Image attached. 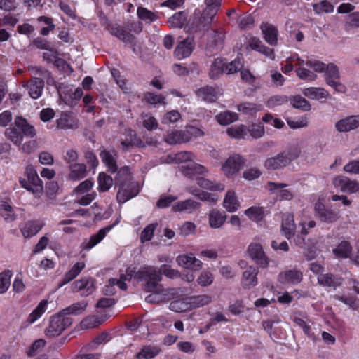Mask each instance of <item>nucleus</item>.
<instances>
[{"mask_svg": "<svg viewBox=\"0 0 359 359\" xmlns=\"http://www.w3.org/2000/svg\"><path fill=\"white\" fill-rule=\"evenodd\" d=\"M179 169L184 176L188 177H193L197 175H205L208 172L204 166L194 162L193 160L181 165L179 166Z\"/></svg>", "mask_w": 359, "mask_h": 359, "instance_id": "obj_15", "label": "nucleus"}, {"mask_svg": "<svg viewBox=\"0 0 359 359\" xmlns=\"http://www.w3.org/2000/svg\"><path fill=\"white\" fill-rule=\"evenodd\" d=\"M260 28L266 42L271 46L277 45L278 32L276 27L269 23H262Z\"/></svg>", "mask_w": 359, "mask_h": 359, "instance_id": "obj_22", "label": "nucleus"}, {"mask_svg": "<svg viewBox=\"0 0 359 359\" xmlns=\"http://www.w3.org/2000/svg\"><path fill=\"white\" fill-rule=\"evenodd\" d=\"M243 164L242 157L238 154H234L226 160L222 170L227 177H231L241 169Z\"/></svg>", "mask_w": 359, "mask_h": 359, "instance_id": "obj_10", "label": "nucleus"}, {"mask_svg": "<svg viewBox=\"0 0 359 359\" xmlns=\"http://www.w3.org/2000/svg\"><path fill=\"white\" fill-rule=\"evenodd\" d=\"M69 179L72 180H79L84 178L87 175V167L83 163H74L69 165Z\"/></svg>", "mask_w": 359, "mask_h": 359, "instance_id": "obj_30", "label": "nucleus"}, {"mask_svg": "<svg viewBox=\"0 0 359 359\" xmlns=\"http://www.w3.org/2000/svg\"><path fill=\"white\" fill-rule=\"evenodd\" d=\"M299 154L300 151L297 148H290L266 159L264 166L267 170L283 169L293 161L296 160L299 157Z\"/></svg>", "mask_w": 359, "mask_h": 359, "instance_id": "obj_2", "label": "nucleus"}, {"mask_svg": "<svg viewBox=\"0 0 359 359\" xmlns=\"http://www.w3.org/2000/svg\"><path fill=\"white\" fill-rule=\"evenodd\" d=\"M111 33L125 43L133 44L135 41V36L132 34L119 27H112Z\"/></svg>", "mask_w": 359, "mask_h": 359, "instance_id": "obj_41", "label": "nucleus"}, {"mask_svg": "<svg viewBox=\"0 0 359 359\" xmlns=\"http://www.w3.org/2000/svg\"><path fill=\"white\" fill-rule=\"evenodd\" d=\"M56 123L57 127L60 129H74L78 128V120L71 113H62Z\"/></svg>", "mask_w": 359, "mask_h": 359, "instance_id": "obj_25", "label": "nucleus"}, {"mask_svg": "<svg viewBox=\"0 0 359 359\" xmlns=\"http://www.w3.org/2000/svg\"><path fill=\"white\" fill-rule=\"evenodd\" d=\"M137 15L139 19L148 23L154 22L159 18V16L156 13L142 6L138 7Z\"/></svg>", "mask_w": 359, "mask_h": 359, "instance_id": "obj_48", "label": "nucleus"}, {"mask_svg": "<svg viewBox=\"0 0 359 359\" xmlns=\"http://www.w3.org/2000/svg\"><path fill=\"white\" fill-rule=\"evenodd\" d=\"M161 349L157 346H145L135 355L136 359H152L160 353Z\"/></svg>", "mask_w": 359, "mask_h": 359, "instance_id": "obj_44", "label": "nucleus"}, {"mask_svg": "<svg viewBox=\"0 0 359 359\" xmlns=\"http://www.w3.org/2000/svg\"><path fill=\"white\" fill-rule=\"evenodd\" d=\"M72 291L76 292L81 291L82 296H88L94 291V280L90 278H85L76 280L72 284Z\"/></svg>", "mask_w": 359, "mask_h": 359, "instance_id": "obj_16", "label": "nucleus"}, {"mask_svg": "<svg viewBox=\"0 0 359 359\" xmlns=\"http://www.w3.org/2000/svg\"><path fill=\"white\" fill-rule=\"evenodd\" d=\"M176 262L179 266L185 269L194 271H199L202 268V262L198 259L189 255H180L176 258Z\"/></svg>", "mask_w": 359, "mask_h": 359, "instance_id": "obj_13", "label": "nucleus"}, {"mask_svg": "<svg viewBox=\"0 0 359 359\" xmlns=\"http://www.w3.org/2000/svg\"><path fill=\"white\" fill-rule=\"evenodd\" d=\"M187 14L184 11H181L176 13L171 18H170L168 20V23L171 27L182 28L187 22Z\"/></svg>", "mask_w": 359, "mask_h": 359, "instance_id": "obj_45", "label": "nucleus"}, {"mask_svg": "<svg viewBox=\"0 0 359 359\" xmlns=\"http://www.w3.org/2000/svg\"><path fill=\"white\" fill-rule=\"evenodd\" d=\"M12 274L11 270H6L0 273V294L5 293L9 288Z\"/></svg>", "mask_w": 359, "mask_h": 359, "instance_id": "obj_56", "label": "nucleus"}, {"mask_svg": "<svg viewBox=\"0 0 359 359\" xmlns=\"http://www.w3.org/2000/svg\"><path fill=\"white\" fill-rule=\"evenodd\" d=\"M197 184L203 189H210L211 191H222L224 189V184L215 183L203 177L197 178Z\"/></svg>", "mask_w": 359, "mask_h": 359, "instance_id": "obj_51", "label": "nucleus"}, {"mask_svg": "<svg viewBox=\"0 0 359 359\" xmlns=\"http://www.w3.org/2000/svg\"><path fill=\"white\" fill-rule=\"evenodd\" d=\"M194 127L187 128L185 130H175L168 133L165 137V141L170 144H181L189 142L193 134Z\"/></svg>", "mask_w": 359, "mask_h": 359, "instance_id": "obj_7", "label": "nucleus"}, {"mask_svg": "<svg viewBox=\"0 0 359 359\" xmlns=\"http://www.w3.org/2000/svg\"><path fill=\"white\" fill-rule=\"evenodd\" d=\"M302 94L309 99H320L327 97L328 92L323 88L310 87L302 90Z\"/></svg>", "mask_w": 359, "mask_h": 359, "instance_id": "obj_37", "label": "nucleus"}, {"mask_svg": "<svg viewBox=\"0 0 359 359\" xmlns=\"http://www.w3.org/2000/svg\"><path fill=\"white\" fill-rule=\"evenodd\" d=\"M85 268V263L82 262H76L73 266L65 274L62 280L58 284V287H62L74 279L81 271Z\"/></svg>", "mask_w": 359, "mask_h": 359, "instance_id": "obj_29", "label": "nucleus"}, {"mask_svg": "<svg viewBox=\"0 0 359 359\" xmlns=\"http://www.w3.org/2000/svg\"><path fill=\"white\" fill-rule=\"evenodd\" d=\"M333 184L336 187H339L341 191L348 194L359 191V182L356 180H351L345 176L336 177L333 180Z\"/></svg>", "mask_w": 359, "mask_h": 359, "instance_id": "obj_11", "label": "nucleus"}, {"mask_svg": "<svg viewBox=\"0 0 359 359\" xmlns=\"http://www.w3.org/2000/svg\"><path fill=\"white\" fill-rule=\"evenodd\" d=\"M139 193V187L135 182H128L119 185L116 198L118 203H123Z\"/></svg>", "mask_w": 359, "mask_h": 359, "instance_id": "obj_9", "label": "nucleus"}, {"mask_svg": "<svg viewBox=\"0 0 359 359\" xmlns=\"http://www.w3.org/2000/svg\"><path fill=\"white\" fill-rule=\"evenodd\" d=\"M260 108L261 105L250 102H245L238 106V111L245 114H252L260 110Z\"/></svg>", "mask_w": 359, "mask_h": 359, "instance_id": "obj_61", "label": "nucleus"}, {"mask_svg": "<svg viewBox=\"0 0 359 359\" xmlns=\"http://www.w3.org/2000/svg\"><path fill=\"white\" fill-rule=\"evenodd\" d=\"M193 48V40L187 38L177 44L175 50V55L180 60L184 59L191 54Z\"/></svg>", "mask_w": 359, "mask_h": 359, "instance_id": "obj_26", "label": "nucleus"}, {"mask_svg": "<svg viewBox=\"0 0 359 359\" xmlns=\"http://www.w3.org/2000/svg\"><path fill=\"white\" fill-rule=\"evenodd\" d=\"M216 119L220 125H228L238 119V115L236 113L226 111L216 116Z\"/></svg>", "mask_w": 359, "mask_h": 359, "instance_id": "obj_52", "label": "nucleus"}, {"mask_svg": "<svg viewBox=\"0 0 359 359\" xmlns=\"http://www.w3.org/2000/svg\"><path fill=\"white\" fill-rule=\"evenodd\" d=\"M342 280L341 277L330 273L320 274L318 277V283L327 287H337L341 285Z\"/></svg>", "mask_w": 359, "mask_h": 359, "instance_id": "obj_34", "label": "nucleus"}, {"mask_svg": "<svg viewBox=\"0 0 359 359\" xmlns=\"http://www.w3.org/2000/svg\"><path fill=\"white\" fill-rule=\"evenodd\" d=\"M116 184L122 185V184L133 182L131 181L130 172L128 167H122L117 172L115 177Z\"/></svg>", "mask_w": 359, "mask_h": 359, "instance_id": "obj_54", "label": "nucleus"}, {"mask_svg": "<svg viewBox=\"0 0 359 359\" xmlns=\"http://www.w3.org/2000/svg\"><path fill=\"white\" fill-rule=\"evenodd\" d=\"M87 302L86 301H81L74 304H72L69 306L63 309L61 313L64 314V316H66V315H78L81 313H83L86 307H87Z\"/></svg>", "mask_w": 359, "mask_h": 359, "instance_id": "obj_42", "label": "nucleus"}, {"mask_svg": "<svg viewBox=\"0 0 359 359\" xmlns=\"http://www.w3.org/2000/svg\"><path fill=\"white\" fill-rule=\"evenodd\" d=\"M25 176L27 179H20L19 180L21 186L31 191L36 197H40L43 194V184L33 166L28 165L26 168Z\"/></svg>", "mask_w": 359, "mask_h": 359, "instance_id": "obj_3", "label": "nucleus"}, {"mask_svg": "<svg viewBox=\"0 0 359 359\" xmlns=\"http://www.w3.org/2000/svg\"><path fill=\"white\" fill-rule=\"evenodd\" d=\"M226 133L230 137L238 139H243L248 135L247 128L244 125L229 128Z\"/></svg>", "mask_w": 359, "mask_h": 359, "instance_id": "obj_55", "label": "nucleus"}, {"mask_svg": "<svg viewBox=\"0 0 359 359\" xmlns=\"http://www.w3.org/2000/svg\"><path fill=\"white\" fill-rule=\"evenodd\" d=\"M47 304V300H42L29 314L28 321L30 323L35 322L45 312Z\"/></svg>", "mask_w": 359, "mask_h": 359, "instance_id": "obj_57", "label": "nucleus"}, {"mask_svg": "<svg viewBox=\"0 0 359 359\" xmlns=\"http://www.w3.org/2000/svg\"><path fill=\"white\" fill-rule=\"evenodd\" d=\"M287 187V184L285 183H276L273 182H269L267 183L268 189L273 192L276 190H278V197L280 200L291 201L294 198V195L289 189L285 188Z\"/></svg>", "mask_w": 359, "mask_h": 359, "instance_id": "obj_20", "label": "nucleus"}, {"mask_svg": "<svg viewBox=\"0 0 359 359\" xmlns=\"http://www.w3.org/2000/svg\"><path fill=\"white\" fill-rule=\"evenodd\" d=\"M296 73L298 77L303 80L314 81L317 78V75L313 72L299 67L296 69Z\"/></svg>", "mask_w": 359, "mask_h": 359, "instance_id": "obj_63", "label": "nucleus"}, {"mask_svg": "<svg viewBox=\"0 0 359 359\" xmlns=\"http://www.w3.org/2000/svg\"><path fill=\"white\" fill-rule=\"evenodd\" d=\"M221 6L220 0H215V4L212 7H206L200 20V24L196 26V31H201L211 24L214 16L217 14Z\"/></svg>", "mask_w": 359, "mask_h": 359, "instance_id": "obj_12", "label": "nucleus"}, {"mask_svg": "<svg viewBox=\"0 0 359 359\" xmlns=\"http://www.w3.org/2000/svg\"><path fill=\"white\" fill-rule=\"evenodd\" d=\"M100 157L108 168V171L114 173L118 170L116 161L112 153L109 151L104 150L100 153Z\"/></svg>", "mask_w": 359, "mask_h": 359, "instance_id": "obj_38", "label": "nucleus"}, {"mask_svg": "<svg viewBox=\"0 0 359 359\" xmlns=\"http://www.w3.org/2000/svg\"><path fill=\"white\" fill-rule=\"evenodd\" d=\"M195 158L193 153L190 151H180L174 155H169L166 157V163H184L186 164L189 161H191Z\"/></svg>", "mask_w": 359, "mask_h": 359, "instance_id": "obj_33", "label": "nucleus"}, {"mask_svg": "<svg viewBox=\"0 0 359 359\" xmlns=\"http://www.w3.org/2000/svg\"><path fill=\"white\" fill-rule=\"evenodd\" d=\"M226 218L227 215L224 212L213 209L208 215L209 224L211 228L219 229L225 223Z\"/></svg>", "mask_w": 359, "mask_h": 359, "instance_id": "obj_28", "label": "nucleus"}, {"mask_svg": "<svg viewBox=\"0 0 359 359\" xmlns=\"http://www.w3.org/2000/svg\"><path fill=\"white\" fill-rule=\"evenodd\" d=\"M302 280V273L297 269L288 270L282 272L278 276V280L281 283L298 284Z\"/></svg>", "mask_w": 359, "mask_h": 359, "instance_id": "obj_24", "label": "nucleus"}, {"mask_svg": "<svg viewBox=\"0 0 359 359\" xmlns=\"http://www.w3.org/2000/svg\"><path fill=\"white\" fill-rule=\"evenodd\" d=\"M351 243L347 241H343L333 250V253L338 257L346 258L351 254Z\"/></svg>", "mask_w": 359, "mask_h": 359, "instance_id": "obj_46", "label": "nucleus"}, {"mask_svg": "<svg viewBox=\"0 0 359 359\" xmlns=\"http://www.w3.org/2000/svg\"><path fill=\"white\" fill-rule=\"evenodd\" d=\"M259 273L258 269L254 266H249L243 273L241 284L244 288H250L257 285L258 280L257 276Z\"/></svg>", "mask_w": 359, "mask_h": 359, "instance_id": "obj_21", "label": "nucleus"}, {"mask_svg": "<svg viewBox=\"0 0 359 359\" xmlns=\"http://www.w3.org/2000/svg\"><path fill=\"white\" fill-rule=\"evenodd\" d=\"M326 83L329 86L333 87L335 91L344 93L346 88L341 83L339 80L340 78L338 67L333 63L327 65L326 67Z\"/></svg>", "mask_w": 359, "mask_h": 359, "instance_id": "obj_6", "label": "nucleus"}, {"mask_svg": "<svg viewBox=\"0 0 359 359\" xmlns=\"http://www.w3.org/2000/svg\"><path fill=\"white\" fill-rule=\"evenodd\" d=\"M226 62L221 58H216L211 65L210 76L211 79H217L222 73L225 72Z\"/></svg>", "mask_w": 359, "mask_h": 359, "instance_id": "obj_39", "label": "nucleus"}, {"mask_svg": "<svg viewBox=\"0 0 359 359\" xmlns=\"http://www.w3.org/2000/svg\"><path fill=\"white\" fill-rule=\"evenodd\" d=\"M142 118L144 127L146 128L148 130L157 128L158 121L151 114H142Z\"/></svg>", "mask_w": 359, "mask_h": 359, "instance_id": "obj_62", "label": "nucleus"}, {"mask_svg": "<svg viewBox=\"0 0 359 359\" xmlns=\"http://www.w3.org/2000/svg\"><path fill=\"white\" fill-rule=\"evenodd\" d=\"M212 302V297L208 294H201L189 297V304H191V309L203 306Z\"/></svg>", "mask_w": 359, "mask_h": 359, "instance_id": "obj_50", "label": "nucleus"}, {"mask_svg": "<svg viewBox=\"0 0 359 359\" xmlns=\"http://www.w3.org/2000/svg\"><path fill=\"white\" fill-rule=\"evenodd\" d=\"M314 209L316 216L323 222L334 223L340 218L339 212L326 208L320 201L315 203Z\"/></svg>", "mask_w": 359, "mask_h": 359, "instance_id": "obj_5", "label": "nucleus"}, {"mask_svg": "<svg viewBox=\"0 0 359 359\" xmlns=\"http://www.w3.org/2000/svg\"><path fill=\"white\" fill-rule=\"evenodd\" d=\"M169 308L175 312H184L191 310V304H189V297L171 302Z\"/></svg>", "mask_w": 359, "mask_h": 359, "instance_id": "obj_43", "label": "nucleus"}, {"mask_svg": "<svg viewBox=\"0 0 359 359\" xmlns=\"http://www.w3.org/2000/svg\"><path fill=\"white\" fill-rule=\"evenodd\" d=\"M112 229V226H108L99 230V231L94 235H92L89 239H85L81 245V248L85 250H89L98 244Z\"/></svg>", "mask_w": 359, "mask_h": 359, "instance_id": "obj_17", "label": "nucleus"}, {"mask_svg": "<svg viewBox=\"0 0 359 359\" xmlns=\"http://www.w3.org/2000/svg\"><path fill=\"white\" fill-rule=\"evenodd\" d=\"M248 45L252 50L261 53L266 57H269L271 60L275 58L273 49L265 46L258 38L254 36L250 37L248 41Z\"/></svg>", "mask_w": 359, "mask_h": 359, "instance_id": "obj_23", "label": "nucleus"}, {"mask_svg": "<svg viewBox=\"0 0 359 359\" xmlns=\"http://www.w3.org/2000/svg\"><path fill=\"white\" fill-rule=\"evenodd\" d=\"M245 214L252 220L257 222L264 218V210L261 208L251 207L247 209Z\"/></svg>", "mask_w": 359, "mask_h": 359, "instance_id": "obj_59", "label": "nucleus"}, {"mask_svg": "<svg viewBox=\"0 0 359 359\" xmlns=\"http://www.w3.org/2000/svg\"><path fill=\"white\" fill-rule=\"evenodd\" d=\"M5 135L16 145H20L22 141L21 131L15 126L8 128L5 131Z\"/></svg>", "mask_w": 359, "mask_h": 359, "instance_id": "obj_47", "label": "nucleus"}, {"mask_svg": "<svg viewBox=\"0 0 359 359\" xmlns=\"http://www.w3.org/2000/svg\"><path fill=\"white\" fill-rule=\"evenodd\" d=\"M43 224L39 221H29L22 228L21 231L24 237L30 238L36 235L43 227Z\"/></svg>", "mask_w": 359, "mask_h": 359, "instance_id": "obj_35", "label": "nucleus"}, {"mask_svg": "<svg viewBox=\"0 0 359 359\" xmlns=\"http://www.w3.org/2000/svg\"><path fill=\"white\" fill-rule=\"evenodd\" d=\"M224 34L222 32L212 31L210 34L206 50L210 53H215L223 48Z\"/></svg>", "mask_w": 359, "mask_h": 359, "instance_id": "obj_14", "label": "nucleus"}, {"mask_svg": "<svg viewBox=\"0 0 359 359\" xmlns=\"http://www.w3.org/2000/svg\"><path fill=\"white\" fill-rule=\"evenodd\" d=\"M72 323V319L64 316L61 312L51 317L48 327L46 330V336L55 337L59 336Z\"/></svg>", "mask_w": 359, "mask_h": 359, "instance_id": "obj_4", "label": "nucleus"}, {"mask_svg": "<svg viewBox=\"0 0 359 359\" xmlns=\"http://www.w3.org/2000/svg\"><path fill=\"white\" fill-rule=\"evenodd\" d=\"M196 95L207 102H214L218 97V92L212 87L205 86L196 91Z\"/></svg>", "mask_w": 359, "mask_h": 359, "instance_id": "obj_32", "label": "nucleus"}, {"mask_svg": "<svg viewBox=\"0 0 359 359\" xmlns=\"http://www.w3.org/2000/svg\"><path fill=\"white\" fill-rule=\"evenodd\" d=\"M290 102L294 108L301 109L304 111L311 109L310 103L301 95L292 96L290 98Z\"/></svg>", "mask_w": 359, "mask_h": 359, "instance_id": "obj_49", "label": "nucleus"}, {"mask_svg": "<svg viewBox=\"0 0 359 359\" xmlns=\"http://www.w3.org/2000/svg\"><path fill=\"white\" fill-rule=\"evenodd\" d=\"M45 345H46L45 340H43L42 339L36 340L32 344L30 348L27 351V355L29 357L35 356L36 354H38L42 350V348L45 346Z\"/></svg>", "mask_w": 359, "mask_h": 359, "instance_id": "obj_60", "label": "nucleus"}, {"mask_svg": "<svg viewBox=\"0 0 359 359\" xmlns=\"http://www.w3.org/2000/svg\"><path fill=\"white\" fill-rule=\"evenodd\" d=\"M136 277L144 280L145 290L147 292L163 293V285L159 283L162 280L161 271L154 266H145L136 272Z\"/></svg>", "mask_w": 359, "mask_h": 359, "instance_id": "obj_1", "label": "nucleus"}, {"mask_svg": "<svg viewBox=\"0 0 359 359\" xmlns=\"http://www.w3.org/2000/svg\"><path fill=\"white\" fill-rule=\"evenodd\" d=\"M223 206L229 212L236 211L239 207V202L233 191H228L226 194Z\"/></svg>", "mask_w": 359, "mask_h": 359, "instance_id": "obj_36", "label": "nucleus"}, {"mask_svg": "<svg viewBox=\"0 0 359 359\" xmlns=\"http://www.w3.org/2000/svg\"><path fill=\"white\" fill-rule=\"evenodd\" d=\"M296 226L294 222V215L292 214H286L284 215L281 231L283 235L287 239L292 238L295 233Z\"/></svg>", "mask_w": 359, "mask_h": 359, "instance_id": "obj_27", "label": "nucleus"}, {"mask_svg": "<svg viewBox=\"0 0 359 359\" xmlns=\"http://www.w3.org/2000/svg\"><path fill=\"white\" fill-rule=\"evenodd\" d=\"M28 90L29 96L33 99H38L42 94L44 81L40 78H33L24 86Z\"/></svg>", "mask_w": 359, "mask_h": 359, "instance_id": "obj_19", "label": "nucleus"}, {"mask_svg": "<svg viewBox=\"0 0 359 359\" xmlns=\"http://www.w3.org/2000/svg\"><path fill=\"white\" fill-rule=\"evenodd\" d=\"M249 256L261 267L266 268L268 266L269 260L266 256L263 248L261 244L257 243H252L248 248Z\"/></svg>", "mask_w": 359, "mask_h": 359, "instance_id": "obj_8", "label": "nucleus"}, {"mask_svg": "<svg viewBox=\"0 0 359 359\" xmlns=\"http://www.w3.org/2000/svg\"><path fill=\"white\" fill-rule=\"evenodd\" d=\"M213 276L209 271H203L197 279L198 283L202 287H206L213 282Z\"/></svg>", "mask_w": 359, "mask_h": 359, "instance_id": "obj_64", "label": "nucleus"}, {"mask_svg": "<svg viewBox=\"0 0 359 359\" xmlns=\"http://www.w3.org/2000/svg\"><path fill=\"white\" fill-rule=\"evenodd\" d=\"M157 222L150 224L147 225L141 232L140 241L141 243H145L151 240L154 231L158 226Z\"/></svg>", "mask_w": 359, "mask_h": 359, "instance_id": "obj_58", "label": "nucleus"}, {"mask_svg": "<svg viewBox=\"0 0 359 359\" xmlns=\"http://www.w3.org/2000/svg\"><path fill=\"white\" fill-rule=\"evenodd\" d=\"M359 127V116H350L337 121L336 129L340 133H346Z\"/></svg>", "mask_w": 359, "mask_h": 359, "instance_id": "obj_18", "label": "nucleus"}, {"mask_svg": "<svg viewBox=\"0 0 359 359\" xmlns=\"http://www.w3.org/2000/svg\"><path fill=\"white\" fill-rule=\"evenodd\" d=\"M98 189L101 191L109 190L113 185V179L104 172H101L98 176Z\"/></svg>", "mask_w": 359, "mask_h": 359, "instance_id": "obj_53", "label": "nucleus"}, {"mask_svg": "<svg viewBox=\"0 0 359 359\" xmlns=\"http://www.w3.org/2000/svg\"><path fill=\"white\" fill-rule=\"evenodd\" d=\"M14 124L20 130L21 134L29 137H34L36 133L34 127L27 123V120L21 116H18L15 119Z\"/></svg>", "mask_w": 359, "mask_h": 359, "instance_id": "obj_31", "label": "nucleus"}, {"mask_svg": "<svg viewBox=\"0 0 359 359\" xmlns=\"http://www.w3.org/2000/svg\"><path fill=\"white\" fill-rule=\"evenodd\" d=\"M201 203L191 199H187L184 201L179 202L173 207L175 211H187L191 212L193 210L198 209Z\"/></svg>", "mask_w": 359, "mask_h": 359, "instance_id": "obj_40", "label": "nucleus"}]
</instances>
